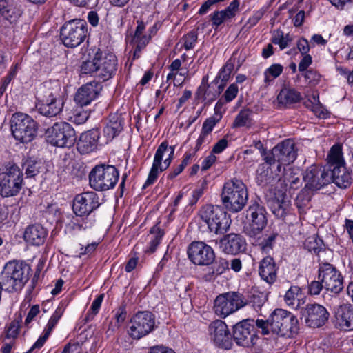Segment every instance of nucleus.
<instances>
[{
	"label": "nucleus",
	"mask_w": 353,
	"mask_h": 353,
	"mask_svg": "<svg viewBox=\"0 0 353 353\" xmlns=\"http://www.w3.org/2000/svg\"><path fill=\"white\" fill-rule=\"evenodd\" d=\"M256 326L263 335L272 332L287 338L294 337L299 329L296 316L283 309L274 310L267 320L257 319Z\"/></svg>",
	"instance_id": "obj_1"
},
{
	"label": "nucleus",
	"mask_w": 353,
	"mask_h": 353,
	"mask_svg": "<svg viewBox=\"0 0 353 353\" xmlns=\"http://www.w3.org/2000/svg\"><path fill=\"white\" fill-rule=\"evenodd\" d=\"M117 65V59L113 53H103L98 50L92 59L83 61L81 72L94 75L99 81H105L114 75Z\"/></svg>",
	"instance_id": "obj_2"
},
{
	"label": "nucleus",
	"mask_w": 353,
	"mask_h": 353,
	"mask_svg": "<svg viewBox=\"0 0 353 353\" xmlns=\"http://www.w3.org/2000/svg\"><path fill=\"white\" fill-rule=\"evenodd\" d=\"M221 198L227 210L232 213L239 212L248 200L247 187L241 180L232 179L224 183Z\"/></svg>",
	"instance_id": "obj_3"
},
{
	"label": "nucleus",
	"mask_w": 353,
	"mask_h": 353,
	"mask_svg": "<svg viewBox=\"0 0 353 353\" xmlns=\"http://www.w3.org/2000/svg\"><path fill=\"white\" fill-rule=\"evenodd\" d=\"M199 228H205L216 234L225 233L230 228V221L227 213L220 206L206 205L199 211Z\"/></svg>",
	"instance_id": "obj_4"
},
{
	"label": "nucleus",
	"mask_w": 353,
	"mask_h": 353,
	"mask_svg": "<svg viewBox=\"0 0 353 353\" xmlns=\"http://www.w3.org/2000/svg\"><path fill=\"white\" fill-rule=\"evenodd\" d=\"M30 268L23 262L9 261L4 267L1 274L3 285L9 292L22 288L28 281Z\"/></svg>",
	"instance_id": "obj_5"
},
{
	"label": "nucleus",
	"mask_w": 353,
	"mask_h": 353,
	"mask_svg": "<svg viewBox=\"0 0 353 353\" xmlns=\"http://www.w3.org/2000/svg\"><path fill=\"white\" fill-rule=\"evenodd\" d=\"M119 172L114 165H95L89 174L90 187L96 191L104 192L113 189L118 183Z\"/></svg>",
	"instance_id": "obj_6"
},
{
	"label": "nucleus",
	"mask_w": 353,
	"mask_h": 353,
	"mask_svg": "<svg viewBox=\"0 0 353 353\" xmlns=\"http://www.w3.org/2000/svg\"><path fill=\"white\" fill-rule=\"evenodd\" d=\"M265 208L257 201H251L246 210L247 223L243 232L250 239H258L268 224Z\"/></svg>",
	"instance_id": "obj_7"
},
{
	"label": "nucleus",
	"mask_w": 353,
	"mask_h": 353,
	"mask_svg": "<svg viewBox=\"0 0 353 353\" xmlns=\"http://www.w3.org/2000/svg\"><path fill=\"white\" fill-rule=\"evenodd\" d=\"M23 174L14 163L0 167V195L10 197L17 195L22 187Z\"/></svg>",
	"instance_id": "obj_8"
},
{
	"label": "nucleus",
	"mask_w": 353,
	"mask_h": 353,
	"mask_svg": "<svg viewBox=\"0 0 353 353\" xmlns=\"http://www.w3.org/2000/svg\"><path fill=\"white\" fill-rule=\"evenodd\" d=\"M61 87L57 82L44 91V94L37 98L36 108L38 112L47 117H54L63 110V101L61 98Z\"/></svg>",
	"instance_id": "obj_9"
},
{
	"label": "nucleus",
	"mask_w": 353,
	"mask_h": 353,
	"mask_svg": "<svg viewBox=\"0 0 353 353\" xmlns=\"http://www.w3.org/2000/svg\"><path fill=\"white\" fill-rule=\"evenodd\" d=\"M10 128L16 140L27 143L35 138L38 124L30 116L17 112L12 114L11 117Z\"/></svg>",
	"instance_id": "obj_10"
},
{
	"label": "nucleus",
	"mask_w": 353,
	"mask_h": 353,
	"mask_svg": "<svg viewBox=\"0 0 353 353\" xmlns=\"http://www.w3.org/2000/svg\"><path fill=\"white\" fill-rule=\"evenodd\" d=\"M88 35V26L84 20L74 19L61 28L60 37L65 46L75 48L82 43Z\"/></svg>",
	"instance_id": "obj_11"
},
{
	"label": "nucleus",
	"mask_w": 353,
	"mask_h": 353,
	"mask_svg": "<svg viewBox=\"0 0 353 353\" xmlns=\"http://www.w3.org/2000/svg\"><path fill=\"white\" fill-rule=\"evenodd\" d=\"M48 141L60 148L72 147L77 141V135L73 127L67 122H57L46 130Z\"/></svg>",
	"instance_id": "obj_12"
},
{
	"label": "nucleus",
	"mask_w": 353,
	"mask_h": 353,
	"mask_svg": "<svg viewBox=\"0 0 353 353\" xmlns=\"http://www.w3.org/2000/svg\"><path fill=\"white\" fill-rule=\"evenodd\" d=\"M248 305V299L238 292L219 294L214 300V310L216 315L225 318Z\"/></svg>",
	"instance_id": "obj_13"
},
{
	"label": "nucleus",
	"mask_w": 353,
	"mask_h": 353,
	"mask_svg": "<svg viewBox=\"0 0 353 353\" xmlns=\"http://www.w3.org/2000/svg\"><path fill=\"white\" fill-rule=\"evenodd\" d=\"M154 327V315L149 311H141L131 318L128 332L133 339L138 340L152 332Z\"/></svg>",
	"instance_id": "obj_14"
},
{
	"label": "nucleus",
	"mask_w": 353,
	"mask_h": 353,
	"mask_svg": "<svg viewBox=\"0 0 353 353\" xmlns=\"http://www.w3.org/2000/svg\"><path fill=\"white\" fill-rule=\"evenodd\" d=\"M255 325L256 321L248 319L233 326L232 339L237 345L250 347L256 344L258 338L254 330Z\"/></svg>",
	"instance_id": "obj_15"
},
{
	"label": "nucleus",
	"mask_w": 353,
	"mask_h": 353,
	"mask_svg": "<svg viewBox=\"0 0 353 353\" xmlns=\"http://www.w3.org/2000/svg\"><path fill=\"white\" fill-rule=\"evenodd\" d=\"M188 256L192 263L201 266L210 265L216 258L212 248L203 241L192 242L188 248Z\"/></svg>",
	"instance_id": "obj_16"
},
{
	"label": "nucleus",
	"mask_w": 353,
	"mask_h": 353,
	"mask_svg": "<svg viewBox=\"0 0 353 353\" xmlns=\"http://www.w3.org/2000/svg\"><path fill=\"white\" fill-rule=\"evenodd\" d=\"M319 280L321 281L327 290L333 293L338 294L343 288L341 273L330 263L319 264Z\"/></svg>",
	"instance_id": "obj_17"
},
{
	"label": "nucleus",
	"mask_w": 353,
	"mask_h": 353,
	"mask_svg": "<svg viewBox=\"0 0 353 353\" xmlns=\"http://www.w3.org/2000/svg\"><path fill=\"white\" fill-rule=\"evenodd\" d=\"M100 205L99 197L96 192H85L75 196L72 210L77 216H86V219H88L91 213L97 210Z\"/></svg>",
	"instance_id": "obj_18"
},
{
	"label": "nucleus",
	"mask_w": 353,
	"mask_h": 353,
	"mask_svg": "<svg viewBox=\"0 0 353 353\" xmlns=\"http://www.w3.org/2000/svg\"><path fill=\"white\" fill-rule=\"evenodd\" d=\"M303 178L305 182V189L312 191L319 190L331 183L328 169L314 165L305 170Z\"/></svg>",
	"instance_id": "obj_19"
},
{
	"label": "nucleus",
	"mask_w": 353,
	"mask_h": 353,
	"mask_svg": "<svg viewBox=\"0 0 353 353\" xmlns=\"http://www.w3.org/2000/svg\"><path fill=\"white\" fill-rule=\"evenodd\" d=\"M301 313L305 323L310 327H320L328 321L330 314L325 307L317 303L301 307Z\"/></svg>",
	"instance_id": "obj_20"
},
{
	"label": "nucleus",
	"mask_w": 353,
	"mask_h": 353,
	"mask_svg": "<svg viewBox=\"0 0 353 353\" xmlns=\"http://www.w3.org/2000/svg\"><path fill=\"white\" fill-rule=\"evenodd\" d=\"M137 26L132 36L130 43L133 45L134 53L133 59H138L140 57L141 52L148 44L151 37L156 34L159 26L157 23L154 24L149 29V35L144 33L145 25L142 21H137Z\"/></svg>",
	"instance_id": "obj_21"
},
{
	"label": "nucleus",
	"mask_w": 353,
	"mask_h": 353,
	"mask_svg": "<svg viewBox=\"0 0 353 353\" xmlns=\"http://www.w3.org/2000/svg\"><path fill=\"white\" fill-rule=\"evenodd\" d=\"M210 335L214 343L219 347L230 350L232 347V336L228 325L221 320L212 322L208 327Z\"/></svg>",
	"instance_id": "obj_22"
},
{
	"label": "nucleus",
	"mask_w": 353,
	"mask_h": 353,
	"mask_svg": "<svg viewBox=\"0 0 353 353\" xmlns=\"http://www.w3.org/2000/svg\"><path fill=\"white\" fill-rule=\"evenodd\" d=\"M168 148V143L167 141L162 142L158 147L152 163V166L149 172L148 179L143 186V188L153 184L157 180L159 172L166 170L172 161V157H168L165 159L163 165H162V160L164 153L167 151Z\"/></svg>",
	"instance_id": "obj_23"
},
{
	"label": "nucleus",
	"mask_w": 353,
	"mask_h": 353,
	"mask_svg": "<svg viewBox=\"0 0 353 353\" xmlns=\"http://www.w3.org/2000/svg\"><path fill=\"white\" fill-rule=\"evenodd\" d=\"M221 250L228 254H237L246 250V241L239 234L230 233L216 241Z\"/></svg>",
	"instance_id": "obj_24"
},
{
	"label": "nucleus",
	"mask_w": 353,
	"mask_h": 353,
	"mask_svg": "<svg viewBox=\"0 0 353 353\" xmlns=\"http://www.w3.org/2000/svg\"><path fill=\"white\" fill-rule=\"evenodd\" d=\"M275 152L278 155V169H281L282 165H289L294 161L297 152L295 143L290 139H287L275 146Z\"/></svg>",
	"instance_id": "obj_25"
},
{
	"label": "nucleus",
	"mask_w": 353,
	"mask_h": 353,
	"mask_svg": "<svg viewBox=\"0 0 353 353\" xmlns=\"http://www.w3.org/2000/svg\"><path fill=\"white\" fill-rule=\"evenodd\" d=\"M101 89L100 84L96 81L88 83L78 89L74 101L80 106L87 105L96 99Z\"/></svg>",
	"instance_id": "obj_26"
},
{
	"label": "nucleus",
	"mask_w": 353,
	"mask_h": 353,
	"mask_svg": "<svg viewBox=\"0 0 353 353\" xmlns=\"http://www.w3.org/2000/svg\"><path fill=\"white\" fill-rule=\"evenodd\" d=\"M336 326L345 331L353 330V305L343 304L334 310Z\"/></svg>",
	"instance_id": "obj_27"
},
{
	"label": "nucleus",
	"mask_w": 353,
	"mask_h": 353,
	"mask_svg": "<svg viewBox=\"0 0 353 353\" xmlns=\"http://www.w3.org/2000/svg\"><path fill=\"white\" fill-rule=\"evenodd\" d=\"M100 132L93 128L82 133L77 142V150L81 154H89L95 150L98 145Z\"/></svg>",
	"instance_id": "obj_28"
},
{
	"label": "nucleus",
	"mask_w": 353,
	"mask_h": 353,
	"mask_svg": "<svg viewBox=\"0 0 353 353\" xmlns=\"http://www.w3.org/2000/svg\"><path fill=\"white\" fill-rule=\"evenodd\" d=\"M302 184L300 176L289 170L285 171L283 176L279 178L275 185V190L278 192L287 194L288 189L296 190Z\"/></svg>",
	"instance_id": "obj_29"
},
{
	"label": "nucleus",
	"mask_w": 353,
	"mask_h": 353,
	"mask_svg": "<svg viewBox=\"0 0 353 353\" xmlns=\"http://www.w3.org/2000/svg\"><path fill=\"white\" fill-rule=\"evenodd\" d=\"M47 234V230L41 225L34 224L26 229L23 239L32 245L39 246L45 242Z\"/></svg>",
	"instance_id": "obj_30"
},
{
	"label": "nucleus",
	"mask_w": 353,
	"mask_h": 353,
	"mask_svg": "<svg viewBox=\"0 0 353 353\" xmlns=\"http://www.w3.org/2000/svg\"><path fill=\"white\" fill-rule=\"evenodd\" d=\"M123 121L120 115L110 114L108 121L103 128V135L107 142L112 141L123 130Z\"/></svg>",
	"instance_id": "obj_31"
},
{
	"label": "nucleus",
	"mask_w": 353,
	"mask_h": 353,
	"mask_svg": "<svg viewBox=\"0 0 353 353\" xmlns=\"http://www.w3.org/2000/svg\"><path fill=\"white\" fill-rule=\"evenodd\" d=\"M259 272L261 279L269 284H272L276 281L277 268L272 257L269 256L261 260Z\"/></svg>",
	"instance_id": "obj_32"
},
{
	"label": "nucleus",
	"mask_w": 353,
	"mask_h": 353,
	"mask_svg": "<svg viewBox=\"0 0 353 353\" xmlns=\"http://www.w3.org/2000/svg\"><path fill=\"white\" fill-rule=\"evenodd\" d=\"M328 172L331 182L334 183L339 188H346L350 185L351 176L347 171L345 165H335V167L328 168Z\"/></svg>",
	"instance_id": "obj_33"
},
{
	"label": "nucleus",
	"mask_w": 353,
	"mask_h": 353,
	"mask_svg": "<svg viewBox=\"0 0 353 353\" xmlns=\"http://www.w3.org/2000/svg\"><path fill=\"white\" fill-rule=\"evenodd\" d=\"M62 314L63 310H61V308L59 307L55 310L52 316L50 317L46 328L44 329L43 336H40L37 339V341L32 345V348L40 349L41 347H43L46 340L49 337L50 333L52 332V330L56 326L59 320L61 317Z\"/></svg>",
	"instance_id": "obj_34"
},
{
	"label": "nucleus",
	"mask_w": 353,
	"mask_h": 353,
	"mask_svg": "<svg viewBox=\"0 0 353 353\" xmlns=\"http://www.w3.org/2000/svg\"><path fill=\"white\" fill-rule=\"evenodd\" d=\"M290 207V201L285 192H279L278 198L272 203V213L279 219H283Z\"/></svg>",
	"instance_id": "obj_35"
},
{
	"label": "nucleus",
	"mask_w": 353,
	"mask_h": 353,
	"mask_svg": "<svg viewBox=\"0 0 353 353\" xmlns=\"http://www.w3.org/2000/svg\"><path fill=\"white\" fill-rule=\"evenodd\" d=\"M301 99V94L294 89L290 88H283L277 96L279 106L285 108L299 102Z\"/></svg>",
	"instance_id": "obj_36"
},
{
	"label": "nucleus",
	"mask_w": 353,
	"mask_h": 353,
	"mask_svg": "<svg viewBox=\"0 0 353 353\" xmlns=\"http://www.w3.org/2000/svg\"><path fill=\"white\" fill-rule=\"evenodd\" d=\"M263 233L259 236L258 239H252L254 241V243L259 245L261 250L265 252L269 253L272 250L275 243L276 239L278 237V234L275 232L270 233L266 234L265 238L262 239Z\"/></svg>",
	"instance_id": "obj_37"
},
{
	"label": "nucleus",
	"mask_w": 353,
	"mask_h": 353,
	"mask_svg": "<svg viewBox=\"0 0 353 353\" xmlns=\"http://www.w3.org/2000/svg\"><path fill=\"white\" fill-rule=\"evenodd\" d=\"M301 289L299 286H292L285 293L284 300L286 304L292 308L297 309L300 307V296Z\"/></svg>",
	"instance_id": "obj_38"
},
{
	"label": "nucleus",
	"mask_w": 353,
	"mask_h": 353,
	"mask_svg": "<svg viewBox=\"0 0 353 353\" xmlns=\"http://www.w3.org/2000/svg\"><path fill=\"white\" fill-rule=\"evenodd\" d=\"M42 162L33 158H28L25 160L22 165L26 177L31 178L37 175L42 168Z\"/></svg>",
	"instance_id": "obj_39"
},
{
	"label": "nucleus",
	"mask_w": 353,
	"mask_h": 353,
	"mask_svg": "<svg viewBox=\"0 0 353 353\" xmlns=\"http://www.w3.org/2000/svg\"><path fill=\"white\" fill-rule=\"evenodd\" d=\"M327 159L329 163L328 168H332L335 167V165L339 166L345 165L341 145L335 144L331 148L327 156Z\"/></svg>",
	"instance_id": "obj_40"
},
{
	"label": "nucleus",
	"mask_w": 353,
	"mask_h": 353,
	"mask_svg": "<svg viewBox=\"0 0 353 353\" xmlns=\"http://www.w3.org/2000/svg\"><path fill=\"white\" fill-rule=\"evenodd\" d=\"M150 234L152 237L149 243V246L145 250V252L149 254L154 253L156 251L164 235V231L156 225L151 228Z\"/></svg>",
	"instance_id": "obj_41"
},
{
	"label": "nucleus",
	"mask_w": 353,
	"mask_h": 353,
	"mask_svg": "<svg viewBox=\"0 0 353 353\" xmlns=\"http://www.w3.org/2000/svg\"><path fill=\"white\" fill-rule=\"evenodd\" d=\"M304 247L309 252H313L316 254H319L325 249L323 240L316 235L307 237L305 241Z\"/></svg>",
	"instance_id": "obj_42"
},
{
	"label": "nucleus",
	"mask_w": 353,
	"mask_h": 353,
	"mask_svg": "<svg viewBox=\"0 0 353 353\" xmlns=\"http://www.w3.org/2000/svg\"><path fill=\"white\" fill-rule=\"evenodd\" d=\"M229 262L225 259L220 258L217 261H215L211 264L212 266L209 269V272L205 276L210 278L212 276H216L221 275L225 270L229 269Z\"/></svg>",
	"instance_id": "obj_43"
},
{
	"label": "nucleus",
	"mask_w": 353,
	"mask_h": 353,
	"mask_svg": "<svg viewBox=\"0 0 353 353\" xmlns=\"http://www.w3.org/2000/svg\"><path fill=\"white\" fill-rule=\"evenodd\" d=\"M233 69L234 63L232 62L231 59H229L221 68L214 81H217V83L219 84H223V88H225Z\"/></svg>",
	"instance_id": "obj_44"
},
{
	"label": "nucleus",
	"mask_w": 353,
	"mask_h": 353,
	"mask_svg": "<svg viewBox=\"0 0 353 353\" xmlns=\"http://www.w3.org/2000/svg\"><path fill=\"white\" fill-rule=\"evenodd\" d=\"M223 89V84H219L217 83V81L214 80L208 85V91L205 101L210 103L212 102L220 95Z\"/></svg>",
	"instance_id": "obj_45"
},
{
	"label": "nucleus",
	"mask_w": 353,
	"mask_h": 353,
	"mask_svg": "<svg viewBox=\"0 0 353 353\" xmlns=\"http://www.w3.org/2000/svg\"><path fill=\"white\" fill-rule=\"evenodd\" d=\"M252 111L248 109L241 110L236 115L233 123V128H239L250 125L251 122Z\"/></svg>",
	"instance_id": "obj_46"
},
{
	"label": "nucleus",
	"mask_w": 353,
	"mask_h": 353,
	"mask_svg": "<svg viewBox=\"0 0 353 353\" xmlns=\"http://www.w3.org/2000/svg\"><path fill=\"white\" fill-rule=\"evenodd\" d=\"M20 16V11L11 5L3 4V8H1L0 17L12 22Z\"/></svg>",
	"instance_id": "obj_47"
},
{
	"label": "nucleus",
	"mask_w": 353,
	"mask_h": 353,
	"mask_svg": "<svg viewBox=\"0 0 353 353\" xmlns=\"http://www.w3.org/2000/svg\"><path fill=\"white\" fill-rule=\"evenodd\" d=\"M272 172L268 169L263 170L258 174L257 181L259 185L265 186L270 185L271 187H274L278 179L271 176Z\"/></svg>",
	"instance_id": "obj_48"
},
{
	"label": "nucleus",
	"mask_w": 353,
	"mask_h": 353,
	"mask_svg": "<svg viewBox=\"0 0 353 353\" xmlns=\"http://www.w3.org/2000/svg\"><path fill=\"white\" fill-rule=\"evenodd\" d=\"M290 41H292L290 36L288 34L284 36L283 32L279 30L274 32L272 38V42L274 44H278L281 50L287 48Z\"/></svg>",
	"instance_id": "obj_49"
},
{
	"label": "nucleus",
	"mask_w": 353,
	"mask_h": 353,
	"mask_svg": "<svg viewBox=\"0 0 353 353\" xmlns=\"http://www.w3.org/2000/svg\"><path fill=\"white\" fill-rule=\"evenodd\" d=\"M283 66L281 64L275 63L269 67L264 72V81L268 83L277 78L283 72Z\"/></svg>",
	"instance_id": "obj_50"
},
{
	"label": "nucleus",
	"mask_w": 353,
	"mask_h": 353,
	"mask_svg": "<svg viewBox=\"0 0 353 353\" xmlns=\"http://www.w3.org/2000/svg\"><path fill=\"white\" fill-rule=\"evenodd\" d=\"M265 301L266 296L264 293L254 292L251 295L250 299L248 300V304L251 305L254 310L258 311L263 305Z\"/></svg>",
	"instance_id": "obj_51"
},
{
	"label": "nucleus",
	"mask_w": 353,
	"mask_h": 353,
	"mask_svg": "<svg viewBox=\"0 0 353 353\" xmlns=\"http://www.w3.org/2000/svg\"><path fill=\"white\" fill-rule=\"evenodd\" d=\"M104 294H100L92 302L91 307L86 314L85 321L86 322L93 319L94 316L99 312L101 303L103 300Z\"/></svg>",
	"instance_id": "obj_52"
},
{
	"label": "nucleus",
	"mask_w": 353,
	"mask_h": 353,
	"mask_svg": "<svg viewBox=\"0 0 353 353\" xmlns=\"http://www.w3.org/2000/svg\"><path fill=\"white\" fill-rule=\"evenodd\" d=\"M198 39V34L196 31L192 30L188 32L187 34H185L183 37L184 39V44L183 46L185 48V50H188L190 49H192Z\"/></svg>",
	"instance_id": "obj_53"
},
{
	"label": "nucleus",
	"mask_w": 353,
	"mask_h": 353,
	"mask_svg": "<svg viewBox=\"0 0 353 353\" xmlns=\"http://www.w3.org/2000/svg\"><path fill=\"white\" fill-rule=\"evenodd\" d=\"M275 152V146L271 150H266L263 148L261 150V155L263 157V160L269 165L274 164L275 162H278V155Z\"/></svg>",
	"instance_id": "obj_54"
},
{
	"label": "nucleus",
	"mask_w": 353,
	"mask_h": 353,
	"mask_svg": "<svg viewBox=\"0 0 353 353\" xmlns=\"http://www.w3.org/2000/svg\"><path fill=\"white\" fill-rule=\"evenodd\" d=\"M239 6V1L238 0H233L225 10L221 12L228 19H231L235 16Z\"/></svg>",
	"instance_id": "obj_55"
},
{
	"label": "nucleus",
	"mask_w": 353,
	"mask_h": 353,
	"mask_svg": "<svg viewBox=\"0 0 353 353\" xmlns=\"http://www.w3.org/2000/svg\"><path fill=\"white\" fill-rule=\"evenodd\" d=\"M239 88L236 84H231L225 90L222 98L224 99L225 103L232 101L236 97Z\"/></svg>",
	"instance_id": "obj_56"
},
{
	"label": "nucleus",
	"mask_w": 353,
	"mask_h": 353,
	"mask_svg": "<svg viewBox=\"0 0 353 353\" xmlns=\"http://www.w3.org/2000/svg\"><path fill=\"white\" fill-rule=\"evenodd\" d=\"M221 118V116L220 115L218 119L214 117H210L207 119L203 123L201 132L210 134Z\"/></svg>",
	"instance_id": "obj_57"
},
{
	"label": "nucleus",
	"mask_w": 353,
	"mask_h": 353,
	"mask_svg": "<svg viewBox=\"0 0 353 353\" xmlns=\"http://www.w3.org/2000/svg\"><path fill=\"white\" fill-rule=\"evenodd\" d=\"M207 183L206 181H203L198 188H196L193 192L192 194V199L190 200V204H195L199 198L203 195V191L206 188Z\"/></svg>",
	"instance_id": "obj_58"
},
{
	"label": "nucleus",
	"mask_w": 353,
	"mask_h": 353,
	"mask_svg": "<svg viewBox=\"0 0 353 353\" xmlns=\"http://www.w3.org/2000/svg\"><path fill=\"white\" fill-rule=\"evenodd\" d=\"M309 83L315 85L319 83L321 79V74L313 70H307L304 75Z\"/></svg>",
	"instance_id": "obj_59"
},
{
	"label": "nucleus",
	"mask_w": 353,
	"mask_h": 353,
	"mask_svg": "<svg viewBox=\"0 0 353 353\" xmlns=\"http://www.w3.org/2000/svg\"><path fill=\"white\" fill-rule=\"evenodd\" d=\"M324 288V284L319 281H313L308 287L309 293L312 295H318L320 294L322 289Z\"/></svg>",
	"instance_id": "obj_60"
},
{
	"label": "nucleus",
	"mask_w": 353,
	"mask_h": 353,
	"mask_svg": "<svg viewBox=\"0 0 353 353\" xmlns=\"http://www.w3.org/2000/svg\"><path fill=\"white\" fill-rule=\"evenodd\" d=\"M21 321V316L19 321H13L10 325L7 330L6 337L7 338H15L18 334V330L19 327V322Z\"/></svg>",
	"instance_id": "obj_61"
},
{
	"label": "nucleus",
	"mask_w": 353,
	"mask_h": 353,
	"mask_svg": "<svg viewBox=\"0 0 353 353\" xmlns=\"http://www.w3.org/2000/svg\"><path fill=\"white\" fill-rule=\"evenodd\" d=\"M39 306L38 305H34L30 308L25 319L24 324L26 326L29 325L34 317L39 313Z\"/></svg>",
	"instance_id": "obj_62"
},
{
	"label": "nucleus",
	"mask_w": 353,
	"mask_h": 353,
	"mask_svg": "<svg viewBox=\"0 0 353 353\" xmlns=\"http://www.w3.org/2000/svg\"><path fill=\"white\" fill-rule=\"evenodd\" d=\"M208 77L205 76L202 79L201 85L199 87L196 94L199 97L202 98L204 101L208 91Z\"/></svg>",
	"instance_id": "obj_63"
},
{
	"label": "nucleus",
	"mask_w": 353,
	"mask_h": 353,
	"mask_svg": "<svg viewBox=\"0 0 353 353\" xmlns=\"http://www.w3.org/2000/svg\"><path fill=\"white\" fill-rule=\"evenodd\" d=\"M226 19H228L225 17L221 11L214 12L211 16L212 25L216 27L220 26Z\"/></svg>",
	"instance_id": "obj_64"
}]
</instances>
